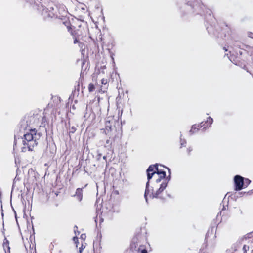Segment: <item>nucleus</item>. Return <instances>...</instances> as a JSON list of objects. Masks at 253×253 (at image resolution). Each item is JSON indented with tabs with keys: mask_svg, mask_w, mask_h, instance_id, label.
Returning a JSON list of instances; mask_svg holds the SVG:
<instances>
[{
	"mask_svg": "<svg viewBox=\"0 0 253 253\" xmlns=\"http://www.w3.org/2000/svg\"><path fill=\"white\" fill-rule=\"evenodd\" d=\"M167 168L157 165L150 166L147 169V178L145 192V198L147 202L148 196L151 198H158L160 194L166 188L167 180L166 178Z\"/></svg>",
	"mask_w": 253,
	"mask_h": 253,
	"instance_id": "nucleus-1",
	"label": "nucleus"
},
{
	"mask_svg": "<svg viewBox=\"0 0 253 253\" xmlns=\"http://www.w3.org/2000/svg\"><path fill=\"white\" fill-rule=\"evenodd\" d=\"M23 144L27 146L28 150H32L37 144V134L35 129H31L24 135Z\"/></svg>",
	"mask_w": 253,
	"mask_h": 253,
	"instance_id": "nucleus-2",
	"label": "nucleus"
},
{
	"mask_svg": "<svg viewBox=\"0 0 253 253\" xmlns=\"http://www.w3.org/2000/svg\"><path fill=\"white\" fill-rule=\"evenodd\" d=\"M234 182L236 186V190H241L244 186V179L239 175H236L234 177Z\"/></svg>",
	"mask_w": 253,
	"mask_h": 253,
	"instance_id": "nucleus-3",
	"label": "nucleus"
},
{
	"mask_svg": "<svg viewBox=\"0 0 253 253\" xmlns=\"http://www.w3.org/2000/svg\"><path fill=\"white\" fill-rule=\"evenodd\" d=\"M79 202L81 201L83 198V190L81 188H78L76 190V194L74 195Z\"/></svg>",
	"mask_w": 253,
	"mask_h": 253,
	"instance_id": "nucleus-4",
	"label": "nucleus"
},
{
	"mask_svg": "<svg viewBox=\"0 0 253 253\" xmlns=\"http://www.w3.org/2000/svg\"><path fill=\"white\" fill-rule=\"evenodd\" d=\"M95 89V87H94V85L90 83L89 85H88V90L89 92H92Z\"/></svg>",
	"mask_w": 253,
	"mask_h": 253,
	"instance_id": "nucleus-5",
	"label": "nucleus"
},
{
	"mask_svg": "<svg viewBox=\"0 0 253 253\" xmlns=\"http://www.w3.org/2000/svg\"><path fill=\"white\" fill-rule=\"evenodd\" d=\"M251 182V181L248 179H244V186L247 187Z\"/></svg>",
	"mask_w": 253,
	"mask_h": 253,
	"instance_id": "nucleus-6",
	"label": "nucleus"
},
{
	"mask_svg": "<svg viewBox=\"0 0 253 253\" xmlns=\"http://www.w3.org/2000/svg\"><path fill=\"white\" fill-rule=\"evenodd\" d=\"M101 83L104 85H106L108 83V80L106 79H102L101 80Z\"/></svg>",
	"mask_w": 253,
	"mask_h": 253,
	"instance_id": "nucleus-7",
	"label": "nucleus"
},
{
	"mask_svg": "<svg viewBox=\"0 0 253 253\" xmlns=\"http://www.w3.org/2000/svg\"><path fill=\"white\" fill-rule=\"evenodd\" d=\"M213 122V119L212 118H211V117H209L208 119H207V123H209L210 124V125H211Z\"/></svg>",
	"mask_w": 253,
	"mask_h": 253,
	"instance_id": "nucleus-8",
	"label": "nucleus"
},
{
	"mask_svg": "<svg viewBox=\"0 0 253 253\" xmlns=\"http://www.w3.org/2000/svg\"><path fill=\"white\" fill-rule=\"evenodd\" d=\"M243 250L244 251V253H246L247 250L249 249V247L248 246H246V245H244L243 248Z\"/></svg>",
	"mask_w": 253,
	"mask_h": 253,
	"instance_id": "nucleus-9",
	"label": "nucleus"
},
{
	"mask_svg": "<svg viewBox=\"0 0 253 253\" xmlns=\"http://www.w3.org/2000/svg\"><path fill=\"white\" fill-rule=\"evenodd\" d=\"M196 129V125H194L192 126L191 129L190 130V132H195Z\"/></svg>",
	"mask_w": 253,
	"mask_h": 253,
	"instance_id": "nucleus-10",
	"label": "nucleus"
},
{
	"mask_svg": "<svg viewBox=\"0 0 253 253\" xmlns=\"http://www.w3.org/2000/svg\"><path fill=\"white\" fill-rule=\"evenodd\" d=\"M85 248V247H83V245H82V246L79 247V253H82V250Z\"/></svg>",
	"mask_w": 253,
	"mask_h": 253,
	"instance_id": "nucleus-11",
	"label": "nucleus"
},
{
	"mask_svg": "<svg viewBox=\"0 0 253 253\" xmlns=\"http://www.w3.org/2000/svg\"><path fill=\"white\" fill-rule=\"evenodd\" d=\"M73 240L75 242V243L76 244V247H78V245H77V240H78L77 238L76 237H74L73 238Z\"/></svg>",
	"mask_w": 253,
	"mask_h": 253,
	"instance_id": "nucleus-12",
	"label": "nucleus"
},
{
	"mask_svg": "<svg viewBox=\"0 0 253 253\" xmlns=\"http://www.w3.org/2000/svg\"><path fill=\"white\" fill-rule=\"evenodd\" d=\"M85 237H86V236H85V234H82V235H81V238L82 239H83V240H84V239L85 238Z\"/></svg>",
	"mask_w": 253,
	"mask_h": 253,
	"instance_id": "nucleus-13",
	"label": "nucleus"
},
{
	"mask_svg": "<svg viewBox=\"0 0 253 253\" xmlns=\"http://www.w3.org/2000/svg\"><path fill=\"white\" fill-rule=\"evenodd\" d=\"M141 253H147V250H142L141 251Z\"/></svg>",
	"mask_w": 253,
	"mask_h": 253,
	"instance_id": "nucleus-14",
	"label": "nucleus"
},
{
	"mask_svg": "<svg viewBox=\"0 0 253 253\" xmlns=\"http://www.w3.org/2000/svg\"><path fill=\"white\" fill-rule=\"evenodd\" d=\"M106 88H106V87H105V88H104L105 89H104V90H103V88L101 87L100 90H101V91H102L103 92H105V89H106Z\"/></svg>",
	"mask_w": 253,
	"mask_h": 253,
	"instance_id": "nucleus-15",
	"label": "nucleus"
},
{
	"mask_svg": "<svg viewBox=\"0 0 253 253\" xmlns=\"http://www.w3.org/2000/svg\"><path fill=\"white\" fill-rule=\"evenodd\" d=\"M27 150V149L26 148V147H24L23 148H22V151H26Z\"/></svg>",
	"mask_w": 253,
	"mask_h": 253,
	"instance_id": "nucleus-16",
	"label": "nucleus"
},
{
	"mask_svg": "<svg viewBox=\"0 0 253 253\" xmlns=\"http://www.w3.org/2000/svg\"><path fill=\"white\" fill-rule=\"evenodd\" d=\"M188 150H189V152H190V151H192V149H190V148H189V149H188Z\"/></svg>",
	"mask_w": 253,
	"mask_h": 253,
	"instance_id": "nucleus-17",
	"label": "nucleus"
}]
</instances>
